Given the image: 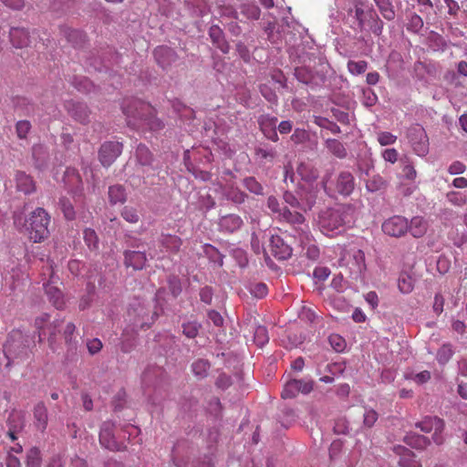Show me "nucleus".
Segmentation results:
<instances>
[{
    "label": "nucleus",
    "instance_id": "f03ea898",
    "mask_svg": "<svg viewBox=\"0 0 467 467\" xmlns=\"http://www.w3.org/2000/svg\"><path fill=\"white\" fill-rule=\"evenodd\" d=\"M354 209L342 205L335 209H327L319 214L318 224L321 232L327 236H334L349 223L353 218Z\"/></svg>",
    "mask_w": 467,
    "mask_h": 467
},
{
    "label": "nucleus",
    "instance_id": "bb28decb",
    "mask_svg": "<svg viewBox=\"0 0 467 467\" xmlns=\"http://www.w3.org/2000/svg\"><path fill=\"white\" fill-rule=\"evenodd\" d=\"M296 171L301 179L307 182H312L318 177L317 169L309 162H301L298 165Z\"/></svg>",
    "mask_w": 467,
    "mask_h": 467
},
{
    "label": "nucleus",
    "instance_id": "0e129e2a",
    "mask_svg": "<svg viewBox=\"0 0 467 467\" xmlns=\"http://www.w3.org/2000/svg\"><path fill=\"white\" fill-rule=\"evenodd\" d=\"M268 289L264 283L255 284L251 289V293L258 298H263L267 295Z\"/></svg>",
    "mask_w": 467,
    "mask_h": 467
},
{
    "label": "nucleus",
    "instance_id": "bf43d9fd",
    "mask_svg": "<svg viewBox=\"0 0 467 467\" xmlns=\"http://www.w3.org/2000/svg\"><path fill=\"white\" fill-rule=\"evenodd\" d=\"M290 139L294 143L300 144L308 140V133L304 129H296Z\"/></svg>",
    "mask_w": 467,
    "mask_h": 467
},
{
    "label": "nucleus",
    "instance_id": "c9c22d12",
    "mask_svg": "<svg viewBox=\"0 0 467 467\" xmlns=\"http://www.w3.org/2000/svg\"><path fill=\"white\" fill-rule=\"evenodd\" d=\"M400 164L402 176L409 181H414L417 177V171L413 163L408 158H402L400 159Z\"/></svg>",
    "mask_w": 467,
    "mask_h": 467
},
{
    "label": "nucleus",
    "instance_id": "412c9836",
    "mask_svg": "<svg viewBox=\"0 0 467 467\" xmlns=\"http://www.w3.org/2000/svg\"><path fill=\"white\" fill-rule=\"evenodd\" d=\"M117 158V145L112 142H105L99 150V161L103 166H110Z\"/></svg>",
    "mask_w": 467,
    "mask_h": 467
},
{
    "label": "nucleus",
    "instance_id": "dca6fc26",
    "mask_svg": "<svg viewBox=\"0 0 467 467\" xmlns=\"http://www.w3.org/2000/svg\"><path fill=\"white\" fill-rule=\"evenodd\" d=\"M277 118L270 115H262L258 119L259 127L265 136L274 142H276L279 138L276 133Z\"/></svg>",
    "mask_w": 467,
    "mask_h": 467
},
{
    "label": "nucleus",
    "instance_id": "58836bf2",
    "mask_svg": "<svg viewBox=\"0 0 467 467\" xmlns=\"http://www.w3.org/2000/svg\"><path fill=\"white\" fill-rule=\"evenodd\" d=\"M136 156L141 165H149L152 161V154L144 145H139L136 150Z\"/></svg>",
    "mask_w": 467,
    "mask_h": 467
},
{
    "label": "nucleus",
    "instance_id": "9b49d317",
    "mask_svg": "<svg viewBox=\"0 0 467 467\" xmlns=\"http://www.w3.org/2000/svg\"><path fill=\"white\" fill-rule=\"evenodd\" d=\"M408 138L413 151L420 157L429 152V139L424 129L419 125L412 127L408 131Z\"/></svg>",
    "mask_w": 467,
    "mask_h": 467
},
{
    "label": "nucleus",
    "instance_id": "2eb2a0df",
    "mask_svg": "<svg viewBox=\"0 0 467 467\" xmlns=\"http://www.w3.org/2000/svg\"><path fill=\"white\" fill-rule=\"evenodd\" d=\"M269 250L278 260H285L292 254V248L279 235L271 236Z\"/></svg>",
    "mask_w": 467,
    "mask_h": 467
},
{
    "label": "nucleus",
    "instance_id": "423d86ee",
    "mask_svg": "<svg viewBox=\"0 0 467 467\" xmlns=\"http://www.w3.org/2000/svg\"><path fill=\"white\" fill-rule=\"evenodd\" d=\"M63 320L57 319L52 323H49V316L47 314H42L37 317L35 320V326L38 330L39 342L43 340L42 336L48 334L47 342L49 348L55 350L57 342V335L61 332Z\"/></svg>",
    "mask_w": 467,
    "mask_h": 467
},
{
    "label": "nucleus",
    "instance_id": "e433bc0d",
    "mask_svg": "<svg viewBox=\"0 0 467 467\" xmlns=\"http://www.w3.org/2000/svg\"><path fill=\"white\" fill-rule=\"evenodd\" d=\"M314 123L320 128L329 130L334 134L340 133L341 131L340 127L338 125L324 117L315 116Z\"/></svg>",
    "mask_w": 467,
    "mask_h": 467
},
{
    "label": "nucleus",
    "instance_id": "e2e57ef3",
    "mask_svg": "<svg viewBox=\"0 0 467 467\" xmlns=\"http://www.w3.org/2000/svg\"><path fill=\"white\" fill-rule=\"evenodd\" d=\"M121 216L129 223H137L139 215L135 209L125 207L121 212Z\"/></svg>",
    "mask_w": 467,
    "mask_h": 467
},
{
    "label": "nucleus",
    "instance_id": "72a5a7b5",
    "mask_svg": "<svg viewBox=\"0 0 467 467\" xmlns=\"http://www.w3.org/2000/svg\"><path fill=\"white\" fill-rule=\"evenodd\" d=\"M405 442L414 449L422 450L425 449L431 441L423 435L412 434L405 437Z\"/></svg>",
    "mask_w": 467,
    "mask_h": 467
},
{
    "label": "nucleus",
    "instance_id": "cd10ccee",
    "mask_svg": "<svg viewBox=\"0 0 467 467\" xmlns=\"http://www.w3.org/2000/svg\"><path fill=\"white\" fill-rule=\"evenodd\" d=\"M9 430L7 431L8 437L11 441L16 440V434L23 429L24 420L20 414L13 412L9 415L7 420Z\"/></svg>",
    "mask_w": 467,
    "mask_h": 467
},
{
    "label": "nucleus",
    "instance_id": "a19ab883",
    "mask_svg": "<svg viewBox=\"0 0 467 467\" xmlns=\"http://www.w3.org/2000/svg\"><path fill=\"white\" fill-rule=\"evenodd\" d=\"M399 290L403 294H409L413 290V280L411 276L402 274L398 280Z\"/></svg>",
    "mask_w": 467,
    "mask_h": 467
},
{
    "label": "nucleus",
    "instance_id": "c03bdc74",
    "mask_svg": "<svg viewBox=\"0 0 467 467\" xmlns=\"http://www.w3.org/2000/svg\"><path fill=\"white\" fill-rule=\"evenodd\" d=\"M194 375L203 378L207 375V371L210 368V363L204 359H198L192 365Z\"/></svg>",
    "mask_w": 467,
    "mask_h": 467
},
{
    "label": "nucleus",
    "instance_id": "a211bd4d",
    "mask_svg": "<svg viewBox=\"0 0 467 467\" xmlns=\"http://www.w3.org/2000/svg\"><path fill=\"white\" fill-rule=\"evenodd\" d=\"M355 187L354 177L349 171L338 174L335 190L342 195H349Z\"/></svg>",
    "mask_w": 467,
    "mask_h": 467
},
{
    "label": "nucleus",
    "instance_id": "6e6d98bb",
    "mask_svg": "<svg viewBox=\"0 0 467 467\" xmlns=\"http://www.w3.org/2000/svg\"><path fill=\"white\" fill-rule=\"evenodd\" d=\"M30 129L31 124L28 120H20L16 125V133L19 139H26Z\"/></svg>",
    "mask_w": 467,
    "mask_h": 467
},
{
    "label": "nucleus",
    "instance_id": "1a4fd4ad",
    "mask_svg": "<svg viewBox=\"0 0 467 467\" xmlns=\"http://www.w3.org/2000/svg\"><path fill=\"white\" fill-rule=\"evenodd\" d=\"M42 275H48V281L44 284V287L50 301L53 302V305L57 308H62L64 306L62 292L59 288L54 285V284L57 283V280L55 277L53 262H48V265L46 269H43Z\"/></svg>",
    "mask_w": 467,
    "mask_h": 467
},
{
    "label": "nucleus",
    "instance_id": "603ef678",
    "mask_svg": "<svg viewBox=\"0 0 467 467\" xmlns=\"http://www.w3.org/2000/svg\"><path fill=\"white\" fill-rule=\"evenodd\" d=\"M329 343L331 347L337 352H341L346 348V341L345 339L337 335V334H332L328 337Z\"/></svg>",
    "mask_w": 467,
    "mask_h": 467
},
{
    "label": "nucleus",
    "instance_id": "49530a36",
    "mask_svg": "<svg viewBox=\"0 0 467 467\" xmlns=\"http://www.w3.org/2000/svg\"><path fill=\"white\" fill-rule=\"evenodd\" d=\"M225 195L228 200H231L235 203H242L246 198V194L244 192L234 187L229 188L226 191Z\"/></svg>",
    "mask_w": 467,
    "mask_h": 467
},
{
    "label": "nucleus",
    "instance_id": "f8f14e48",
    "mask_svg": "<svg viewBox=\"0 0 467 467\" xmlns=\"http://www.w3.org/2000/svg\"><path fill=\"white\" fill-rule=\"evenodd\" d=\"M381 228L383 233L389 236L400 237L408 232L409 223L405 217L394 215L387 219Z\"/></svg>",
    "mask_w": 467,
    "mask_h": 467
},
{
    "label": "nucleus",
    "instance_id": "0eeeda50",
    "mask_svg": "<svg viewBox=\"0 0 467 467\" xmlns=\"http://www.w3.org/2000/svg\"><path fill=\"white\" fill-rule=\"evenodd\" d=\"M157 318V313L143 304L138 303L128 310V319L134 328H149Z\"/></svg>",
    "mask_w": 467,
    "mask_h": 467
},
{
    "label": "nucleus",
    "instance_id": "7ed1b4c3",
    "mask_svg": "<svg viewBox=\"0 0 467 467\" xmlns=\"http://www.w3.org/2000/svg\"><path fill=\"white\" fill-rule=\"evenodd\" d=\"M124 115L127 116V123L132 128L137 127L138 119L146 121L151 130H158L163 127L162 122L155 119V109L153 107L140 99H131L124 103L122 107Z\"/></svg>",
    "mask_w": 467,
    "mask_h": 467
},
{
    "label": "nucleus",
    "instance_id": "6e6552de",
    "mask_svg": "<svg viewBox=\"0 0 467 467\" xmlns=\"http://www.w3.org/2000/svg\"><path fill=\"white\" fill-rule=\"evenodd\" d=\"M279 219L294 226L298 234L302 244L310 243L311 235L309 228L307 224L305 223L306 218L301 213L292 211L291 209L284 206Z\"/></svg>",
    "mask_w": 467,
    "mask_h": 467
},
{
    "label": "nucleus",
    "instance_id": "052dcab7",
    "mask_svg": "<svg viewBox=\"0 0 467 467\" xmlns=\"http://www.w3.org/2000/svg\"><path fill=\"white\" fill-rule=\"evenodd\" d=\"M385 185V182L382 177L375 176L371 180L368 181L367 188L370 192H376L383 188Z\"/></svg>",
    "mask_w": 467,
    "mask_h": 467
},
{
    "label": "nucleus",
    "instance_id": "4c0bfd02",
    "mask_svg": "<svg viewBox=\"0 0 467 467\" xmlns=\"http://www.w3.org/2000/svg\"><path fill=\"white\" fill-rule=\"evenodd\" d=\"M368 62L365 60H349L348 62L347 67L350 74L352 75H361L363 74L367 68H368Z\"/></svg>",
    "mask_w": 467,
    "mask_h": 467
},
{
    "label": "nucleus",
    "instance_id": "09e8293b",
    "mask_svg": "<svg viewBox=\"0 0 467 467\" xmlns=\"http://www.w3.org/2000/svg\"><path fill=\"white\" fill-rule=\"evenodd\" d=\"M255 155L262 161L272 162L276 157V151L273 148H257Z\"/></svg>",
    "mask_w": 467,
    "mask_h": 467
},
{
    "label": "nucleus",
    "instance_id": "774afa93",
    "mask_svg": "<svg viewBox=\"0 0 467 467\" xmlns=\"http://www.w3.org/2000/svg\"><path fill=\"white\" fill-rule=\"evenodd\" d=\"M382 157L386 161H389L390 163H395L398 161L399 152L396 149H386L382 152Z\"/></svg>",
    "mask_w": 467,
    "mask_h": 467
},
{
    "label": "nucleus",
    "instance_id": "a878e982",
    "mask_svg": "<svg viewBox=\"0 0 467 467\" xmlns=\"http://www.w3.org/2000/svg\"><path fill=\"white\" fill-rule=\"evenodd\" d=\"M428 229L427 221L421 216H415L409 223V229L411 235L415 238L422 237Z\"/></svg>",
    "mask_w": 467,
    "mask_h": 467
},
{
    "label": "nucleus",
    "instance_id": "2f4dec72",
    "mask_svg": "<svg viewBox=\"0 0 467 467\" xmlns=\"http://www.w3.org/2000/svg\"><path fill=\"white\" fill-rule=\"evenodd\" d=\"M326 147L337 158L344 159L347 156V150L338 140L327 139L326 140Z\"/></svg>",
    "mask_w": 467,
    "mask_h": 467
},
{
    "label": "nucleus",
    "instance_id": "473e14b6",
    "mask_svg": "<svg viewBox=\"0 0 467 467\" xmlns=\"http://www.w3.org/2000/svg\"><path fill=\"white\" fill-rule=\"evenodd\" d=\"M382 16L391 21L395 18L394 6L390 0H374Z\"/></svg>",
    "mask_w": 467,
    "mask_h": 467
},
{
    "label": "nucleus",
    "instance_id": "4d7b16f0",
    "mask_svg": "<svg viewBox=\"0 0 467 467\" xmlns=\"http://www.w3.org/2000/svg\"><path fill=\"white\" fill-rule=\"evenodd\" d=\"M378 420V413L372 410H365L363 414V424L368 428H371Z\"/></svg>",
    "mask_w": 467,
    "mask_h": 467
},
{
    "label": "nucleus",
    "instance_id": "aec40b11",
    "mask_svg": "<svg viewBox=\"0 0 467 467\" xmlns=\"http://www.w3.org/2000/svg\"><path fill=\"white\" fill-rule=\"evenodd\" d=\"M32 157L34 160L35 167L43 171L48 166L49 154L46 146L43 144H36L32 148Z\"/></svg>",
    "mask_w": 467,
    "mask_h": 467
},
{
    "label": "nucleus",
    "instance_id": "f257e3e1",
    "mask_svg": "<svg viewBox=\"0 0 467 467\" xmlns=\"http://www.w3.org/2000/svg\"><path fill=\"white\" fill-rule=\"evenodd\" d=\"M50 217L43 208H36L27 219L23 213H14V224L21 232H25L35 243H39L48 236Z\"/></svg>",
    "mask_w": 467,
    "mask_h": 467
},
{
    "label": "nucleus",
    "instance_id": "3c124183",
    "mask_svg": "<svg viewBox=\"0 0 467 467\" xmlns=\"http://www.w3.org/2000/svg\"><path fill=\"white\" fill-rule=\"evenodd\" d=\"M200 326L196 322H187L182 324V333L188 338H194L199 332Z\"/></svg>",
    "mask_w": 467,
    "mask_h": 467
},
{
    "label": "nucleus",
    "instance_id": "79ce46f5",
    "mask_svg": "<svg viewBox=\"0 0 467 467\" xmlns=\"http://www.w3.org/2000/svg\"><path fill=\"white\" fill-rule=\"evenodd\" d=\"M297 385L298 383L296 382V379H291L287 381L281 393V397L283 399H292L296 397V395L299 393V389Z\"/></svg>",
    "mask_w": 467,
    "mask_h": 467
},
{
    "label": "nucleus",
    "instance_id": "680f3d73",
    "mask_svg": "<svg viewBox=\"0 0 467 467\" xmlns=\"http://www.w3.org/2000/svg\"><path fill=\"white\" fill-rule=\"evenodd\" d=\"M60 205H61V209H62V211L64 213L65 217L67 220L74 219L75 212H74V208H73L72 204L70 203V202L68 200H66V199H61L60 200Z\"/></svg>",
    "mask_w": 467,
    "mask_h": 467
},
{
    "label": "nucleus",
    "instance_id": "9d476101",
    "mask_svg": "<svg viewBox=\"0 0 467 467\" xmlns=\"http://www.w3.org/2000/svg\"><path fill=\"white\" fill-rule=\"evenodd\" d=\"M416 426L421 431L429 433L433 431L432 441L437 445H441L444 442V438L441 435L444 431L445 423L443 420L436 416H426L422 420L416 423Z\"/></svg>",
    "mask_w": 467,
    "mask_h": 467
},
{
    "label": "nucleus",
    "instance_id": "13d9d810",
    "mask_svg": "<svg viewBox=\"0 0 467 467\" xmlns=\"http://www.w3.org/2000/svg\"><path fill=\"white\" fill-rule=\"evenodd\" d=\"M169 289L173 296H178L182 292L181 281L177 276H170L168 279Z\"/></svg>",
    "mask_w": 467,
    "mask_h": 467
},
{
    "label": "nucleus",
    "instance_id": "864d4df0",
    "mask_svg": "<svg viewBox=\"0 0 467 467\" xmlns=\"http://www.w3.org/2000/svg\"><path fill=\"white\" fill-rule=\"evenodd\" d=\"M268 339L266 328L265 327H258L254 331V342L258 346L263 347L268 342Z\"/></svg>",
    "mask_w": 467,
    "mask_h": 467
},
{
    "label": "nucleus",
    "instance_id": "7c9ffc66",
    "mask_svg": "<svg viewBox=\"0 0 467 467\" xmlns=\"http://www.w3.org/2000/svg\"><path fill=\"white\" fill-rule=\"evenodd\" d=\"M161 244L168 252L176 254L182 244V240L177 235L165 234L161 236Z\"/></svg>",
    "mask_w": 467,
    "mask_h": 467
},
{
    "label": "nucleus",
    "instance_id": "5701e85b",
    "mask_svg": "<svg viewBox=\"0 0 467 467\" xmlns=\"http://www.w3.org/2000/svg\"><path fill=\"white\" fill-rule=\"evenodd\" d=\"M34 420L35 426L40 431H44L47 427L48 416L47 409L44 402L40 401L34 407Z\"/></svg>",
    "mask_w": 467,
    "mask_h": 467
},
{
    "label": "nucleus",
    "instance_id": "4468645a",
    "mask_svg": "<svg viewBox=\"0 0 467 467\" xmlns=\"http://www.w3.org/2000/svg\"><path fill=\"white\" fill-rule=\"evenodd\" d=\"M116 426L113 422H105L100 430L99 442L102 447L109 451L117 450V439L115 436Z\"/></svg>",
    "mask_w": 467,
    "mask_h": 467
},
{
    "label": "nucleus",
    "instance_id": "de8ad7c7",
    "mask_svg": "<svg viewBox=\"0 0 467 467\" xmlns=\"http://www.w3.org/2000/svg\"><path fill=\"white\" fill-rule=\"evenodd\" d=\"M244 186L254 194H263V186L254 177H247L244 180Z\"/></svg>",
    "mask_w": 467,
    "mask_h": 467
},
{
    "label": "nucleus",
    "instance_id": "393cba45",
    "mask_svg": "<svg viewBox=\"0 0 467 467\" xmlns=\"http://www.w3.org/2000/svg\"><path fill=\"white\" fill-rule=\"evenodd\" d=\"M10 40L15 47H25L29 44V33L23 27H12L10 30Z\"/></svg>",
    "mask_w": 467,
    "mask_h": 467
},
{
    "label": "nucleus",
    "instance_id": "c756f323",
    "mask_svg": "<svg viewBox=\"0 0 467 467\" xmlns=\"http://www.w3.org/2000/svg\"><path fill=\"white\" fill-rule=\"evenodd\" d=\"M242 224H243V220L241 219V217L239 215H236V214H228V215L223 216L220 220V226L223 230H225L229 233H233V232L240 229Z\"/></svg>",
    "mask_w": 467,
    "mask_h": 467
},
{
    "label": "nucleus",
    "instance_id": "a18cd8bd",
    "mask_svg": "<svg viewBox=\"0 0 467 467\" xmlns=\"http://www.w3.org/2000/svg\"><path fill=\"white\" fill-rule=\"evenodd\" d=\"M453 351L450 344H444L437 352V360L440 364H446L452 357Z\"/></svg>",
    "mask_w": 467,
    "mask_h": 467
},
{
    "label": "nucleus",
    "instance_id": "ea45409f",
    "mask_svg": "<svg viewBox=\"0 0 467 467\" xmlns=\"http://www.w3.org/2000/svg\"><path fill=\"white\" fill-rule=\"evenodd\" d=\"M447 201L455 206L462 207L467 203V197L464 193L451 191L446 194Z\"/></svg>",
    "mask_w": 467,
    "mask_h": 467
},
{
    "label": "nucleus",
    "instance_id": "37998d69",
    "mask_svg": "<svg viewBox=\"0 0 467 467\" xmlns=\"http://www.w3.org/2000/svg\"><path fill=\"white\" fill-rule=\"evenodd\" d=\"M84 241L90 250L99 248V238L93 229L87 228L84 230Z\"/></svg>",
    "mask_w": 467,
    "mask_h": 467
},
{
    "label": "nucleus",
    "instance_id": "b1692460",
    "mask_svg": "<svg viewBox=\"0 0 467 467\" xmlns=\"http://www.w3.org/2000/svg\"><path fill=\"white\" fill-rule=\"evenodd\" d=\"M209 36L212 42L219 48L223 53L227 54L230 50V46L224 38L223 30L219 26L213 25L209 29Z\"/></svg>",
    "mask_w": 467,
    "mask_h": 467
},
{
    "label": "nucleus",
    "instance_id": "69168bd1",
    "mask_svg": "<svg viewBox=\"0 0 467 467\" xmlns=\"http://www.w3.org/2000/svg\"><path fill=\"white\" fill-rule=\"evenodd\" d=\"M466 166L460 161H453L448 168V171L451 175L462 174L465 171Z\"/></svg>",
    "mask_w": 467,
    "mask_h": 467
},
{
    "label": "nucleus",
    "instance_id": "ddd939ff",
    "mask_svg": "<svg viewBox=\"0 0 467 467\" xmlns=\"http://www.w3.org/2000/svg\"><path fill=\"white\" fill-rule=\"evenodd\" d=\"M154 58L163 69L169 68L178 59L174 49L166 46H160L154 49Z\"/></svg>",
    "mask_w": 467,
    "mask_h": 467
},
{
    "label": "nucleus",
    "instance_id": "f704fd0d",
    "mask_svg": "<svg viewBox=\"0 0 467 467\" xmlns=\"http://www.w3.org/2000/svg\"><path fill=\"white\" fill-rule=\"evenodd\" d=\"M26 467H41L42 458L38 448L32 447L26 453Z\"/></svg>",
    "mask_w": 467,
    "mask_h": 467
},
{
    "label": "nucleus",
    "instance_id": "5fc2aeb1",
    "mask_svg": "<svg viewBox=\"0 0 467 467\" xmlns=\"http://www.w3.org/2000/svg\"><path fill=\"white\" fill-rule=\"evenodd\" d=\"M396 140L397 136L389 131H381L378 133V141L381 146L394 144Z\"/></svg>",
    "mask_w": 467,
    "mask_h": 467
},
{
    "label": "nucleus",
    "instance_id": "20e7f679",
    "mask_svg": "<svg viewBox=\"0 0 467 467\" xmlns=\"http://www.w3.org/2000/svg\"><path fill=\"white\" fill-rule=\"evenodd\" d=\"M348 16L352 18L351 27L356 31L361 32L369 25L375 35L379 36L382 32L383 23L376 11L360 0L355 1L354 8L348 11Z\"/></svg>",
    "mask_w": 467,
    "mask_h": 467
},
{
    "label": "nucleus",
    "instance_id": "f3484780",
    "mask_svg": "<svg viewBox=\"0 0 467 467\" xmlns=\"http://www.w3.org/2000/svg\"><path fill=\"white\" fill-rule=\"evenodd\" d=\"M393 451L400 456L399 465L400 467H421L420 462L415 459V454L404 446L397 445L393 447Z\"/></svg>",
    "mask_w": 467,
    "mask_h": 467
},
{
    "label": "nucleus",
    "instance_id": "8fccbe9b",
    "mask_svg": "<svg viewBox=\"0 0 467 467\" xmlns=\"http://www.w3.org/2000/svg\"><path fill=\"white\" fill-rule=\"evenodd\" d=\"M242 13L249 19H258L260 17V9L255 5H244L242 6Z\"/></svg>",
    "mask_w": 467,
    "mask_h": 467
},
{
    "label": "nucleus",
    "instance_id": "338daca9",
    "mask_svg": "<svg viewBox=\"0 0 467 467\" xmlns=\"http://www.w3.org/2000/svg\"><path fill=\"white\" fill-rule=\"evenodd\" d=\"M267 206L274 213H277L278 217L281 216L283 207H281V204L279 203L278 200L275 197L270 196L268 198Z\"/></svg>",
    "mask_w": 467,
    "mask_h": 467
},
{
    "label": "nucleus",
    "instance_id": "c85d7f7f",
    "mask_svg": "<svg viewBox=\"0 0 467 467\" xmlns=\"http://www.w3.org/2000/svg\"><path fill=\"white\" fill-rule=\"evenodd\" d=\"M17 190L26 194L35 191V183L33 179L23 171H18L16 175Z\"/></svg>",
    "mask_w": 467,
    "mask_h": 467
},
{
    "label": "nucleus",
    "instance_id": "39448f33",
    "mask_svg": "<svg viewBox=\"0 0 467 467\" xmlns=\"http://www.w3.org/2000/svg\"><path fill=\"white\" fill-rule=\"evenodd\" d=\"M27 339L20 330H13L9 333L4 344V353L8 359V364L15 360H23L28 358Z\"/></svg>",
    "mask_w": 467,
    "mask_h": 467
},
{
    "label": "nucleus",
    "instance_id": "4be33fe9",
    "mask_svg": "<svg viewBox=\"0 0 467 467\" xmlns=\"http://www.w3.org/2000/svg\"><path fill=\"white\" fill-rule=\"evenodd\" d=\"M124 263L127 267H132L134 270H140L145 266L147 258L143 252L131 251L124 254Z\"/></svg>",
    "mask_w": 467,
    "mask_h": 467
},
{
    "label": "nucleus",
    "instance_id": "6ab92c4d",
    "mask_svg": "<svg viewBox=\"0 0 467 467\" xmlns=\"http://www.w3.org/2000/svg\"><path fill=\"white\" fill-rule=\"evenodd\" d=\"M66 108L71 117L80 123H86L88 120L89 111L84 103L67 101Z\"/></svg>",
    "mask_w": 467,
    "mask_h": 467
}]
</instances>
